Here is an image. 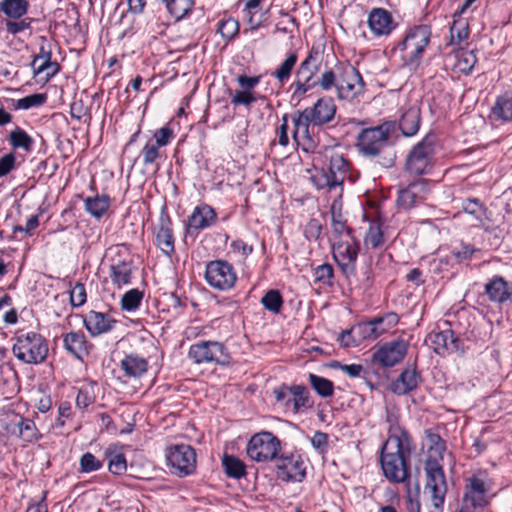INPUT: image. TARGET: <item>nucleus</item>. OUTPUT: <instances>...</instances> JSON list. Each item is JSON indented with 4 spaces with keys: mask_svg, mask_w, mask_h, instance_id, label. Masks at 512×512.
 <instances>
[{
    "mask_svg": "<svg viewBox=\"0 0 512 512\" xmlns=\"http://www.w3.org/2000/svg\"><path fill=\"white\" fill-rule=\"evenodd\" d=\"M276 475L282 481L300 482L306 475V467L298 454L276 458Z\"/></svg>",
    "mask_w": 512,
    "mask_h": 512,
    "instance_id": "obj_15",
    "label": "nucleus"
},
{
    "mask_svg": "<svg viewBox=\"0 0 512 512\" xmlns=\"http://www.w3.org/2000/svg\"><path fill=\"white\" fill-rule=\"evenodd\" d=\"M291 393H293L292 386L288 387L285 385H282L281 387L274 391L276 401L284 404L287 408H290L289 397L292 396Z\"/></svg>",
    "mask_w": 512,
    "mask_h": 512,
    "instance_id": "obj_63",
    "label": "nucleus"
},
{
    "mask_svg": "<svg viewBox=\"0 0 512 512\" xmlns=\"http://www.w3.org/2000/svg\"><path fill=\"white\" fill-rule=\"evenodd\" d=\"M15 156L12 153L6 154L0 159V177L7 175L13 168Z\"/></svg>",
    "mask_w": 512,
    "mask_h": 512,
    "instance_id": "obj_64",
    "label": "nucleus"
},
{
    "mask_svg": "<svg viewBox=\"0 0 512 512\" xmlns=\"http://www.w3.org/2000/svg\"><path fill=\"white\" fill-rule=\"evenodd\" d=\"M311 181L315 185L317 189L324 188H335L338 185H332V178L329 177V173L325 168L320 170H315V172L311 176Z\"/></svg>",
    "mask_w": 512,
    "mask_h": 512,
    "instance_id": "obj_52",
    "label": "nucleus"
},
{
    "mask_svg": "<svg viewBox=\"0 0 512 512\" xmlns=\"http://www.w3.org/2000/svg\"><path fill=\"white\" fill-rule=\"evenodd\" d=\"M189 358L196 364L215 363L227 365L230 363V355L223 343L217 341H199L191 345Z\"/></svg>",
    "mask_w": 512,
    "mask_h": 512,
    "instance_id": "obj_9",
    "label": "nucleus"
},
{
    "mask_svg": "<svg viewBox=\"0 0 512 512\" xmlns=\"http://www.w3.org/2000/svg\"><path fill=\"white\" fill-rule=\"evenodd\" d=\"M331 218L333 241L338 239H346L347 235H351V230L346 226V220L344 219L340 210L337 211L336 202H334L331 206Z\"/></svg>",
    "mask_w": 512,
    "mask_h": 512,
    "instance_id": "obj_33",
    "label": "nucleus"
},
{
    "mask_svg": "<svg viewBox=\"0 0 512 512\" xmlns=\"http://www.w3.org/2000/svg\"><path fill=\"white\" fill-rule=\"evenodd\" d=\"M32 21V18L8 19L5 22V28L9 34L16 35L30 29Z\"/></svg>",
    "mask_w": 512,
    "mask_h": 512,
    "instance_id": "obj_51",
    "label": "nucleus"
},
{
    "mask_svg": "<svg viewBox=\"0 0 512 512\" xmlns=\"http://www.w3.org/2000/svg\"><path fill=\"white\" fill-rule=\"evenodd\" d=\"M429 448L424 463L426 476L424 495L431 501L435 512H441L447 493V483L443 471V454L446 450L445 442L439 435L428 434Z\"/></svg>",
    "mask_w": 512,
    "mask_h": 512,
    "instance_id": "obj_2",
    "label": "nucleus"
},
{
    "mask_svg": "<svg viewBox=\"0 0 512 512\" xmlns=\"http://www.w3.org/2000/svg\"><path fill=\"white\" fill-rule=\"evenodd\" d=\"M19 436L27 442H31L36 439V427L32 420L21 419L18 424Z\"/></svg>",
    "mask_w": 512,
    "mask_h": 512,
    "instance_id": "obj_53",
    "label": "nucleus"
},
{
    "mask_svg": "<svg viewBox=\"0 0 512 512\" xmlns=\"http://www.w3.org/2000/svg\"><path fill=\"white\" fill-rule=\"evenodd\" d=\"M485 291L491 301L498 303L508 300L511 296L508 283L500 276H495L491 279L486 284Z\"/></svg>",
    "mask_w": 512,
    "mask_h": 512,
    "instance_id": "obj_25",
    "label": "nucleus"
},
{
    "mask_svg": "<svg viewBox=\"0 0 512 512\" xmlns=\"http://www.w3.org/2000/svg\"><path fill=\"white\" fill-rule=\"evenodd\" d=\"M110 199L106 195L88 197L85 200L86 211L95 218H100L108 210Z\"/></svg>",
    "mask_w": 512,
    "mask_h": 512,
    "instance_id": "obj_35",
    "label": "nucleus"
},
{
    "mask_svg": "<svg viewBox=\"0 0 512 512\" xmlns=\"http://www.w3.org/2000/svg\"><path fill=\"white\" fill-rule=\"evenodd\" d=\"M450 33L452 40L456 39L458 42L465 40L468 37V22L462 18V15L454 13V20L450 27Z\"/></svg>",
    "mask_w": 512,
    "mask_h": 512,
    "instance_id": "obj_42",
    "label": "nucleus"
},
{
    "mask_svg": "<svg viewBox=\"0 0 512 512\" xmlns=\"http://www.w3.org/2000/svg\"><path fill=\"white\" fill-rule=\"evenodd\" d=\"M290 407H292L293 411L297 413L302 407H305L308 403V391L304 386L295 385L292 386Z\"/></svg>",
    "mask_w": 512,
    "mask_h": 512,
    "instance_id": "obj_45",
    "label": "nucleus"
},
{
    "mask_svg": "<svg viewBox=\"0 0 512 512\" xmlns=\"http://www.w3.org/2000/svg\"><path fill=\"white\" fill-rule=\"evenodd\" d=\"M319 82L320 77L316 81L295 79L290 86V89H292V98L298 101L301 100L308 91L317 85L319 86Z\"/></svg>",
    "mask_w": 512,
    "mask_h": 512,
    "instance_id": "obj_46",
    "label": "nucleus"
},
{
    "mask_svg": "<svg viewBox=\"0 0 512 512\" xmlns=\"http://www.w3.org/2000/svg\"><path fill=\"white\" fill-rule=\"evenodd\" d=\"M154 138H155V142H153V143L156 146L164 147L173 138V131L169 127H162L154 132Z\"/></svg>",
    "mask_w": 512,
    "mask_h": 512,
    "instance_id": "obj_61",
    "label": "nucleus"
},
{
    "mask_svg": "<svg viewBox=\"0 0 512 512\" xmlns=\"http://www.w3.org/2000/svg\"><path fill=\"white\" fill-rule=\"evenodd\" d=\"M463 211L474 217L478 222H482L485 216V208L478 199H466L462 205Z\"/></svg>",
    "mask_w": 512,
    "mask_h": 512,
    "instance_id": "obj_49",
    "label": "nucleus"
},
{
    "mask_svg": "<svg viewBox=\"0 0 512 512\" xmlns=\"http://www.w3.org/2000/svg\"><path fill=\"white\" fill-rule=\"evenodd\" d=\"M256 98L250 91H236L232 97V104L234 105H245L249 106L251 103L255 102Z\"/></svg>",
    "mask_w": 512,
    "mask_h": 512,
    "instance_id": "obj_62",
    "label": "nucleus"
},
{
    "mask_svg": "<svg viewBox=\"0 0 512 512\" xmlns=\"http://www.w3.org/2000/svg\"><path fill=\"white\" fill-rule=\"evenodd\" d=\"M329 177L332 178V185H342L348 170V163L341 154H333L327 168Z\"/></svg>",
    "mask_w": 512,
    "mask_h": 512,
    "instance_id": "obj_27",
    "label": "nucleus"
},
{
    "mask_svg": "<svg viewBox=\"0 0 512 512\" xmlns=\"http://www.w3.org/2000/svg\"><path fill=\"white\" fill-rule=\"evenodd\" d=\"M155 236L157 246L162 250V252L168 256L171 255V253L174 251V239L169 227L168 220H161Z\"/></svg>",
    "mask_w": 512,
    "mask_h": 512,
    "instance_id": "obj_31",
    "label": "nucleus"
},
{
    "mask_svg": "<svg viewBox=\"0 0 512 512\" xmlns=\"http://www.w3.org/2000/svg\"><path fill=\"white\" fill-rule=\"evenodd\" d=\"M428 192V181L424 179L417 180L399 191L397 203L404 209H411L424 201Z\"/></svg>",
    "mask_w": 512,
    "mask_h": 512,
    "instance_id": "obj_18",
    "label": "nucleus"
},
{
    "mask_svg": "<svg viewBox=\"0 0 512 512\" xmlns=\"http://www.w3.org/2000/svg\"><path fill=\"white\" fill-rule=\"evenodd\" d=\"M109 471L113 474L120 475L126 471V459L123 454H115L109 460Z\"/></svg>",
    "mask_w": 512,
    "mask_h": 512,
    "instance_id": "obj_60",
    "label": "nucleus"
},
{
    "mask_svg": "<svg viewBox=\"0 0 512 512\" xmlns=\"http://www.w3.org/2000/svg\"><path fill=\"white\" fill-rule=\"evenodd\" d=\"M64 347L77 359L88 354L87 342L82 332H70L64 336Z\"/></svg>",
    "mask_w": 512,
    "mask_h": 512,
    "instance_id": "obj_26",
    "label": "nucleus"
},
{
    "mask_svg": "<svg viewBox=\"0 0 512 512\" xmlns=\"http://www.w3.org/2000/svg\"><path fill=\"white\" fill-rule=\"evenodd\" d=\"M95 401L92 387H82L76 397V406L84 409Z\"/></svg>",
    "mask_w": 512,
    "mask_h": 512,
    "instance_id": "obj_57",
    "label": "nucleus"
},
{
    "mask_svg": "<svg viewBox=\"0 0 512 512\" xmlns=\"http://www.w3.org/2000/svg\"><path fill=\"white\" fill-rule=\"evenodd\" d=\"M159 146H156L152 141H149L143 147L141 154L143 156V163L145 165L153 164L160 157Z\"/></svg>",
    "mask_w": 512,
    "mask_h": 512,
    "instance_id": "obj_56",
    "label": "nucleus"
},
{
    "mask_svg": "<svg viewBox=\"0 0 512 512\" xmlns=\"http://www.w3.org/2000/svg\"><path fill=\"white\" fill-rule=\"evenodd\" d=\"M133 267L131 263L126 261H120L110 267V277L112 283L117 285L119 288L123 285L131 283Z\"/></svg>",
    "mask_w": 512,
    "mask_h": 512,
    "instance_id": "obj_30",
    "label": "nucleus"
},
{
    "mask_svg": "<svg viewBox=\"0 0 512 512\" xmlns=\"http://www.w3.org/2000/svg\"><path fill=\"white\" fill-rule=\"evenodd\" d=\"M455 68L462 73H469L475 66L477 58L473 51H458L455 56Z\"/></svg>",
    "mask_w": 512,
    "mask_h": 512,
    "instance_id": "obj_37",
    "label": "nucleus"
},
{
    "mask_svg": "<svg viewBox=\"0 0 512 512\" xmlns=\"http://www.w3.org/2000/svg\"><path fill=\"white\" fill-rule=\"evenodd\" d=\"M419 378L416 369L406 368L391 384V391L397 395L407 394L418 386Z\"/></svg>",
    "mask_w": 512,
    "mask_h": 512,
    "instance_id": "obj_23",
    "label": "nucleus"
},
{
    "mask_svg": "<svg viewBox=\"0 0 512 512\" xmlns=\"http://www.w3.org/2000/svg\"><path fill=\"white\" fill-rule=\"evenodd\" d=\"M378 322L379 320H375V318H373L372 320L360 323L349 330L342 331L339 336V341L341 342V345L349 347L350 342L345 341V336H351L353 334L358 335L359 339H376L377 333H375L374 325L377 324Z\"/></svg>",
    "mask_w": 512,
    "mask_h": 512,
    "instance_id": "obj_24",
    "label": "nucleus"
},
{
    "mask_svg": "<svg viewBox=\"0 0 512 512\" xmlns=\"http://www.w3.org/2000/svg\"><path fill=\"white\" fill-rule=\"evenodd\" d=\"M368 26L375 36H387L395 28L391 14L382 8H374L368 16Z\"/></svg>",
    "mask_w": 512,
    "mask_h": 512,
    "instance_id": "obj_19",
    "label": "nucleus"
},
{
    "mask_svg": "<svg viewBox=\"0 0 512 512\" xmlns=\"http://www.w3.org/2000/svg\"><path fill=\"white\" fill-rule=\"evenodd\" d=\"M367 248L377 249L384 244V236L379 223H372L364 238Z\"/></svg>",
    "mask_w": 512,
    "mask_h": 512,
    "instance_id": "obj_41",
    "label": "nucleus"
},
{
    "mask_svg": "<svg viewBox=\"0 0 512 512\" xmlns=\"http://www.w3.org/2000/svg\"><path fill=\"white\" fill-rule=\"evenodd\" d=\"M297 54L295 52H291L288 54L286 59L279 65V67L273 72V76L283 84L286 82L292 73V70L297 62Z\"/></svg>",
    "mask_w": 512,
    "mask_h": 512,
    "instance_id": "obj_38",
    "label": "nucleus"
},
{
    "mask_svg": "<svg viewBox=\"0 0 512 512\" xmlns=\"http://www.w3.org/2000/svg\"><path fill=\"white\" fill-rule=\"evenodd\" d=\"M315 281L330 284L333 277V268L330 264H322L314 270Z\"/></svg>",
    "mask_w": 512,
    "mask_h": 512,
    "instance_id": "obj_59",
    "label": "nucleus"
},
{
    "mask_svg": "<svg viewBox=\"0 0 512 512\" xmlns=\"http://www.w3.org/2000/svg\"><path fill=\"white\" fill-rule=\"evenodd\" d=\"M14 356L25 364H40L48 355L45 339L38 333L30 331L20 333L12 347Z\"/></svg>",
    "mask_w": 512,
    "mask_h": 512,
    "instance_id": "obj_7",
    "label": "nucleus"
},
{
    "mask_svg": "<svg viewBox=\"0 0 512 512\" xmlns=\"http://www.w3.org/2000/svg\"><path fill=\"white\" fill-rule=\"evenodd\" d=\"M102 462L98 460L92 453L87 452L80 458V471L90 473L99 470Z\"/></svg>",
    "mask_w": 512,
    "mask_h": 512,
    "instance_id": "obj_55",
    "label": "nucleus"
},
{
    "mask_svg": "<svg viewBox=\"0 0 512 512\" xmlns=\"http://www.w3.org/2000/svg\"><path fill=\"white\" fill-rule=\"evenodd\" d=\"M321 64L320 52L312 48L304 61L297 68L295 79L316 81L315 75Z\"/></svg>",
    "mask_w": 512,
    "mask_h": 512,
    "instance_id": "obj_22",
    "label": "nucleus"
},
{
    "mask_svg": "<svg viewBox=\"0 0 512 512\" xmlns=\"http://www.w3.org/2000/svg\"><path fill=\"white\" fill-rule=\"evenodd\" d=\"M148 363L145 358L129 354L121 361V368L128 377H140L147 371Z\"/></svg>",
    "mask_w": 512,
    "mask_h": 512,
    "instance_id": "obj_29",
    "label": "nucleus"
},
{
    "mask_svg": "<svg viewBox=\"0 0 512 512\" xmlns=\"http://www.w3.org/2000/svg\"><path fill=\"white\" fill-rule=\"evenodd\" d=\"M205 279L211 287L225 291L234 286L237 276L230 263L214 260L206 265Z\"/></svg>",
    "mask_w": 512,
    "mask_h": 512,
    "instance_id": "obj_12",
    "label": "nucleus"
},
{
    "mask_svg": "<svg viewBox=\"0 0 512 512\" xmlns=\"http://www.w3.org/2000/svg\"><path fill=\"white\" fill-rule=\"evenodd\" d=\"M336 114V105L332 98H319L311 108H306L293 119V138L296 142L301 139L310 140L309 125L322 126L331 122Z\"/></svg>",
    "mask_w": 512,
    "mask_h": 512,
    "instance_id": "obj_4",
    "label": "nucleus"
},
{
    "mask_svg": "<svg viewBox=\"0 0 512 512\" xmlns=\"http://www.w3.org/2000/svg\"><path fill=\"white\" fill-rule=\"evenodd\" d=\"M216 218L214 209L209 205L197 206L188 218V228L196 231L206 229L216 222Z\"/></svg>",
    "mask_w": 512,
    "mask_h": 512,
    "instance_id": "obj_20",
    "label": "nucleus"
},
{
    "mask_svg": "<svg viewBox=\"0 0 512 512\" xmlns=\"http://www.w3.org/2000/svg\"><path fill=\"white\" fill-rule=\"evenodd\" d=\"M29 9L28 0H1L0 11L9 19L22 18Z\"/></svg>",
    "mask_w": 512,
    "mask_h": 512,
    "instance_id": "obj_32",
    "label": "nucleus"
},
{
    "mask_svg": "<svg viewBox=\"0 0 512 512\" xmlns=\"http://www.w3.org/2000/svg\"><path fill=\"white\" fill-rule=\"evenodd\" d=\"M193 6V0H169L166 8L169 13L176 19L180 20L185 17Z\"/></svg>",
    "mask_w": 512,
    "mask_h": 512,
    "instance_id": "obj_40",
    "label": "nucleus"
},
{
    "mask_svg": "<svg viewBox=\"0 0 512 512\" xmlns=\"http://www.w3.org/2000/svg\"><path fill=\"white\" fill-rule=\"evenodd\" d=\"M486 484L478 477L469 478L462 500V512H478L483 509L488 501L486 498Z\"/></svg>",
    "mask_w": 512,
    "mask_h": 512,
    "instance_id": "obj_14",
    "label": "nucleus"
},
{
    "mask_svg": "<svg viewBox=\"0 0 512 512\" xmlns=\"http://www.w3.org/2000/svg\"><path fill=\"white\" fill-rule=\"evenodd\" d=\"M435 142V136L427 135L412 148L406 160V169L409 173L421 175L432 169Z\"/></svg>",
    "mask_w": 512,
    "mask_h": 512,
    "instance_id": "obj_8",
    "label": "nucleus"
},
{
    "mask_svg": "<svg viewBox=\"0 0 512 512\" xmlns=\"http://www.w3.org/2000/svg\"><path fill=\"white\" fill-rule=\"evenodd\" d=\"M310 384L313 389L322 397H329L333 394V383L321 376L310 374Z\"/></svg>",
    "mask_w": 512,
    "mask_h": 512,
    "instance_id": "obj_44",
    "label": "nucleus"
},
{
    "mask_svg": "<svg viewBox=\"0 0 512 512\" xmlns=\"http://www.w3.org/2000/svg\"><path fill=\"white\" fill-rule=\"evenodd\" d=\"M411 453V438L407 431L396 424L389 427V436L382 447L380 462L385 477L396 483L404 482L408 476L406 458Z\"/></svg>",
    "mask_w": 512,
    "mask_h": 512,
    "instance_id": "obj_1",
    "label": "nucleus"
},
{
    "mask_svg": "<svg viewBox=\"0 0 512 512\" xmlns=\"http://www.w3.org/2000/svg\"><path fill=\"white\" fill-rule=\"evenodd\" d=\"M280 441L271 432H260L251 437L247 444V455L256 462L276 459Z\"/></svg>",
    "mask_w": 512,
    "mask_h": 512,
    "instance_id": "obj_10",
    "label": "nucleus"
},
{
    "mask_svg": "<svg viewBox=\"0 0 512 512\" xmlns=\"http://www.w3.org/2000/svg\"><path fill=\"white\" fill-rule=\"evenodd\" d=\"M243 12L248 24L250 25L248 29L243 31L244 34L251 33L258 29L267 18V11L261 12L260 7L258 9H251V11L250 9H244Z\"/></svg>",
    "mask_w": 512,
    "mask_h": 512,
    "instance_id": "obj_43",
    "label": "nucleus"
},
{
    "mask_svg": "<svg viewBox=\"0 0 512 512\" xmlns=\"http://www.w3.org/2000/svg\"><path fill=\"white\" fill-rule=\"evenodd\" d=\"M407 350L408 344L404 340L390 341L374 353L373 359L384 367H392L404 358Z\"/></svg>",
    "mask_w": 512,
    "mask_h": 512,
    "instance_id": "obj_17",
    "label": "nucleus"
},
{
    "mask_svg": "<svg viewBox=\"0 0 512 512\" xmlns=\"http://www.w3.org/2000/svg\"><path fill=\"white\" fill-rule=\"evenodd\" d=\"M319 87L326 92L335 89L341 100L351 101L362 93L364 81L359 71L350 64L328 69L320 76Z\"/></svg>",
    "mask_w": 512,
    "mask_h": 512,
    "instance_id": "obj_3",
    "label": "nucleus"
},
{
    "mask_svg": "<svg viewBox=\"0 0 512 512\" xmlns=\"http://www.w3.org/2000/svg\"><path fill=\"white\" fill-rule=\"evenodd\" d=\"M218 32L227 40L233 39L239 32V23L233 18L218 22Z\"/></svg>",
    "mask_w": 512,
    "mask_h": 512,
    "instance_id": "obj_50",
    "label": "nucleus"
},
{
    "mask_svg": "<svg viewBox=\"0 0 512 512\" xmlns=\"http://www.w3.org/2000/svg\"><path fill=\"white\" fill-rule=\"evenodd\" d=\"M493 113L503 121L512 120V95L505 94L499 97L493 107Z\"/></svg>",
    "mask_w": 512,
    "mask_h": 512,
    "instance_id": "obj_39",
    "label": "nucleus"
},
{
    "mask_svg": "<svg viewBox=\"0 0 512 512\" xmlns=\"http://www.w3.org/2000/svg\"><path fill=\"white\" fill-rule=\"evenodd\" d=\"M420 125V110L417 107H410L400 118L399 128L405 136H413L417 133Z\"/></svg>",
    "mask_w": 512,
    "mask_h": 512,
    "instance_id": "obj_28",
    "label": "nucleus"
},
{
    "mask_svg": "<svg viewBox=\"0 0 512 512\" xmlns=\"http://www.w3.org/2000/svg\"><path fill=\"white\" fill-rule=\"evenodd\" d=\"M222 465L229 477L240 479L246 475L245 464L233 455L225 454L222 458Z\"/></svg>",
    "mask_w": 512,
    "mask_h": 512,
    "instance_id": "obj_36",
    "label": "nucleus"
},
{
    "mask_svg": "<svg viewBox=\"0 0 512 512\" xmlns=\"http://www.w3.org/2000/svg\"><path fill=\"white\" fill-rule=\"evenodd\" d=\"M8 141L14 149L30 152L34 145L33 138L22 128L16 127L9 133Z\"/></svg>",
    "mask_w": 512,
    "mask_h": 512,
    "instance_id": "obj_34",
    "label": "nucleus"
},
{
    "mask_svg": "<svg viewBox=\"0 0 512 512\" xmlns=\"http://www.w3.org/2000/svg\"><path fill=\"white\" fill-rule=\"evenodd\" d=\"M262 305L273 313H278L282 307L283 299L278 290H269L261 299Z\"/></svg>",
    "mask_w": 512,
    "mask_h": 512,
    "instance_id": "obj_48",
    "label": "nucleus"
},
{
    "mask_svg": "<svg viewBox=\"0 0 512 512\" xmlns=\"http://www.w3.org/2000/svg\"><path fill=\"white\" fill-rule=\"evenodd\" d=\"M143 299V293L138 289H131L121 299V308L125 311L136 310Z\"/></svg>",
    "mask_w": 512,
    "mask_h": 512,
    "instance_id": "obj_47",
    "label": "nucleus"
},
{
    "mask_svg": "<svg viewBox=\"0 0 512 512\" xmlns=\"http://www.w3.org/2000/svg\"><path fill=\"white\" fill-rule=\"evenodd\" d=\"M333 257L346 275H353L356 271V261L359 252V245L351 235L346 239L334 240L332 244Z\"/></svg>",
    "mask_w": 512,
    "mask_h": 512,
    "instance_id": "obj_11",
    "label": "nucleus"
},
{
    "mask_svg": "<svg viewBox=\"0 0 512 512\" xmlns=\"http://www.w3.org/2000/svg\"><path fill=\"white\" fill-rule=\"evenodd\" d=\"M431 31L428 26L420 25L410 29L396 47L403 66L415 70L422 59L423 52L429 44Z\"/></svg>",
    "mask_w": 512,
    "mask_h": 512,
    "instance_id": "obj_5",
    "label": "nucleus"
},
{
    "mask_svg": "<svg viewBox=\"0 0 512 512\" xmlns=\"http://www.w3.org/2000/svg\"><path fill=\"white\" fill-rule=\"evenodd\" d=\"M427 340L435 353L444 356L445 354L464 353V347L460 339L455 335L451 329H446L439 332H431L427 336Z\"/></svg>",
    "mask_w": 512,
    "mask_h": 512,
    "instance_id": "obj_16",
    "label": "nucleus"
},
{
    "mask_svg": "<svg viewBox=\"0 0 512 512\" xmlns=\"http://www.w3.org/2000/svg\"><path fill=\"white\" fill-rule=\"evenodd\" d=\"M115 320L101 312L90 311L84 318V325L92 336L106 333L113 328Z\"/></svg>",
    "mask_w": 512,
    "mask_h": 512,
    "instance_id": "obj_21",
    "label": "nucleus"
},
{
    "mask_svg": "<svg viewBox=\"0 0 512 512\" xmlns=\"http://www.w3.org/2000/svg\"><path fill=\"white\" fill-rule=\"evenodd\" d=\"M47 97L45 94H31L17 101L16 108L18 109H29L32 107H38L45 103Z\"/></svg>",
    "mask_w": 512,
    "mask_h": 512,
    "instance_id": "obj_54",
    "label": "nucleus"
},
{
    "mask_svg": "<svg viewBox=\"0 0 512 512\" xmlns=\"http://www.w3.org/2000/svg\"><path fill=\"white\" fill-rule=\"evenodd\" d=\"M168 464L179 476H186L196 468V454L194 449L185 444L170 447L167 453Z\"/></svg>",
    "mask_w": 512,
    "mask_h": 512,
    "instance_id": "obj_13",
    "label": "nucleus"
},
{
    "mask_svg": "<svg viewBox=\"0 0 512 512\" xmlns=\"http://www.w3.org/2000/svg\"><path fill=\"white\" fill-rule=\"evenodd\" d=\"M86 302V290L82 283H77L70 292V303L73 307H80Z\"/></svg>",
    "mask_w": 512,
    "mask_h": 512,
    "instance_id": "obj_58",
    "label": "nucleus"
},
{
    "mask_svg": "<svg viewBox=\"0 0 512 512\" xmlns=\"http://www.w3.org/2000/svg\"><path fill=\"white\" fill-rule=\"evenodd\" d=\"M394 132L393 122H384L376 127L363 129L357 136L356 147L366 157L379 156L387 148L389 138Z\"/></svg>",
    "mask_w": 512,
    "mask_h": 512,
    "instance_id": "obj_6",
    "label": "nucleus"
}]
</instances>
